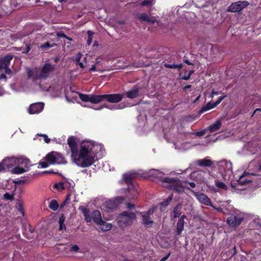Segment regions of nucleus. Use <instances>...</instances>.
I'll return each instance as SVG.
<instances>
[{
	"label": "nucleus",
	"instance_id": "obj_1",
	"mask_svg": "<svg viewBox=\"0 0 261 261\" xmlns=\"http://www.w3.org/2000/svg\"><path fill=\"white\" fill-rule=\"evenodd\" d=\"M75 139L74 137L71 136L67 139L72 160L77 166L82 168L91 166L95 161L96 153L95 148L98 146L92 141H85L81 142L79 150Z\"/></svg>",
	"mask_w": 261,
	"mask_h": 261
},
{
	"label": "nucleus",
	"instance_id": "obj_2",
	"mask_svg": "<svg viewBox=\"0 0 261 261\" xmlns=\"http://www.w3.org/2000/svg\"><path fill=\"white\" fill-rule=\"evenodd\" d=\"M162 185L170 190L181 193L185 191V187L181 181L177 178L164 177L161 179Z\"/></svg>",
	"mask_w": 261,
	"mask_h": 261
},
{
	"label": "nucleus",
	"instance_id": "obj_3",
	"mask_svg": "<svg viewBox=\"0 0 261 261\" xmlns=\"http://www.w3.org/2000/svg\"><path fill=\"white\" fill-rule=\"evenodd\" d=\"M136 219L135 213L123 211L117 217L116 220L120 227L124 228L127 226L130 225Z\"/></svg>",
	"mask_w": 261,
	"mask_h": 261
},
{
	"label": "nucleus",
	"instance_id": "obj_4",
	"mask_svg": "<svg viewBox=\"0 0 261 261\" xmlns=\"http://www.w3.org/2000/svg\"><path fill=\"white\" fill-rule=\"evenodd\" d=\"M45 160L47 163L51 165L65 164L66 163L65 161L64 158L61 153L55 151L48 153L46 155Z\"/></svg>",
	"mask_w": 261,
	"mask_h": 261
},
{
	"label": "nucleus",
	"instance_id": "obj_5",
	"mask_svg": "<svg viewBox=\"0 0 261 261\" xmlns=\"http://www.w3.org/2000/svg\"><path fill=\"white\" fill-rule=\"evenodd\" d=\"M54 70V66L50 64H45L42 67L40 72L35 75L34 80L45 79Z\"/></svg>",
	"mask_w": 261,
	"mask_h": 261
},
{
	"label": "nucleus",
	"instance_id": "obj_6",
	"mask_svg": "<svg viewBox=\"0 0 261 261\" xmlns=\"http://www.w3.org/2000/svg\"><path fill=\"white\" fill-rule=\"evenodd\" d=\"M249 5L247 1H238L232 3L227 8V11L239 12Z\"/></svg>",
	"mask_w": 261,
	"mask_h": 261
},
{
	"label": "nucleus",
	"instance_id": "obj_7",
	"mask_svg": "<svg viewBox=\"0 0 261 261\" xmlns=\"http://www.w3.org/2000/svg\"><path fill=\"white\" fill-rule=\"evenodd\" d=\"M191 192L200 203L215 208L211 199L207 195L202 193L194 192L193 190H191Z\"/></svg>",
	"mask_w": 261,
	"mask_h": 261
},
{
	"label": "nucleus",
	"instance_id": "obj_8",
	"mask_svg": "<svg viewBox=\"0 0 261 261\" xmlns=\"http://www.w3.org/2000/svg\"><path fill=\"white\" fill-rule=\"evenodd\" d=\"M244 217L241 215H231L227 219V224L232 227H238L243 222Z\"/></svg>",
	"mask_w": 261,
	"mask_h": 261
},
{
	"label": "nucleus",
	"instance_id": "obj_9",
	"mask_svg": "<svg viewBox=\"0 0 261 261\" xmlns=\"http://www.w3.org/2000/svg\"><path fill=\"white\" fill-rule=\"evenodd\" d=\"M13 57L12 55H8L5 57L0 59V69H4L5 73L7 74L11 73V70L9 68V66Z\"/></svg>",
	"mask_w": 261,
	"mask_h": 261
},
{
	"label": "nucleus",
	"instance_id": "obj_10",
	"mask_svg": "<svg viewBox=\"0 0 261 261\" xmlns=\"http://www.w3.org/2000/svg\"><path fill=\"white\" fill-rule=\"evenodd\" d=\"M16 164V158L6 157L0 163V171L5 170L6 168L9 169Z\"/></svg>",
	"mask_w": 261,
	"mask_h": 261
},
{
	"label": "nucleus",
	"instance_id": "obj_11",
	"mask_svg": "<svg viewBox=\"0 0 261 261\" xmlns=\"http://www.w3.org/2000/svg\"><path fill=\"white\" fill-rule=\"evenodd\" d=\"M44 104L43 102H37L31 104L29 109V113L31 114H38L41 112L44 108Z\"/></svg>",
	"mask_w": 261,
	"mask_h": 261
},
{
	"label": "nucleus",
	"instance_id": "obj_12",
	"mask_svg": "<svg viewBox=\"0 0 261 261\" xmlns=\"http://www.w3.org/2000/svg\"><path fill=\"white\" fill-rule=\"evenodd\" d=\"M123 95L121 94H104V98L111 103L119 102L122 99Z\"/></svg>",
	"mask_w": 261,
	"mask_h": 261
},
{
	"label": "nucleus",
	"instance_id": "obj_13",
	"mask_svg": "<svg viewBox=\"0 0 261 261\" xmlns=\"http://www.w3.org/2000/svg\"><path fill=\"white\" fill-rule=\"evenodd\" d=\"M16 164H18V166L23 167L27 168L28 169H29L30 167L31 166L30 160L23 157H20L18 158H16Z\"/></svg>",
	"mask_w": 261,
	"mask_h": 261
},
{
	"label": "nucleus",
	"instance_id": "obj_14",
	"mask_svg": "<svg viewBox=\"0 0 261 261\" xmlns=\"http://www.w3.org/2000/svg\"><path fill=\"white\" fill-rule=\"evenodd\" d=\"M142 217V223L146 228L151 227L154 223L151 218L148 215L141 214Z\"/></svg>",
	"mask_w": 261,
	"mask_h": 261
},
{
	"label": "nucleus",
	"instance_id": "obj_15",
	"mask_svg": "<svg viewBox=\"0 0 261 261\" xmlns=\"http://www.w3.org/2000/svg\"><path fill=\"white\" fill-rule=\"evenodd\" d=\"M139 89L137 86L134 87L130 90L126 91L124 94L129 98L134 99L138 97Z\"/></svg>",
	"mask_w": 261,
	"mask_h": 261
},
{
	"label": "nucleus",
	"instance_id": "obj_16",
	"mask_svg": "<svg viewBox=\"0 0 261 261\" xmlns=\"http://www.w3.org/2000/svg\"><path fill=\"white\" fill-rule=\"evenodd\" d=\"M138 18L141 21L153 23L155 21V17H149L146 13L139 14L137 15Z\"/></svg>",
	"mask_w": 261,
	"mask_h": 261
},
{
	"label": "nucleus",
	"instance_id": "obj_17",
	"mask_svg": "<svg viewBox=\"0 0 261 261\" xmlns=\"http://www.w3.org/2000/svg\"><path fill=\"white\" fill-rule=\"evenodd\" d=\"M91 219H92L93 221L97 225L102 221L101 213L100 211L98 210H95L93 211L92 213L91 214Z\"/></svg>",
	"mask_w": 261,
	"mask_h": 261
},
{
	"label": "nucleus",
	"instance_id": "obj_18",
	"mask_svg": "<svg viewBox=\"0 0 261 261\" xmlns=\"http://www.w3.org/2000/svg\"><path fill=\"white\" fill-rule=\"evenodd\" d=\"M196 164L200 167H211L213 164V162L210 159L204 158L197 160Z\"/></svg>",
	"mask_w": 261,
	"mask_h": 261
},
{
	"label": "nucleus",
	"instance_id": "obj_19",
	"mask_svg": "<svg viewBox=\"0 0 261 261\" xmlns=\"http://www.w3.org/2000/svg\"><path fill=\"white\" fill-rule=\"evenodd\" d=\"M81 210L85 217L86 222L89 223L91 221V218L90 216V211L88 208L85 207L84 206H80L79 208Z\"/></svg>",
	"mask_w": 261,
	"mask_h": 261
},
{
	"label": "nucleus",
	"instance_id": "obj_20",
	"mask_svg": "<svg viewBox=\"0 0 261 261\" xmlns=\"http://www.w3.org/2000/svg\"><path fill=\"white\" fill-rule=\"evenodd\" d=\"M136 177V175L135 173H126L123 175V179L126 184L133 186L132 182Z\"/></svg>",
	"mask_w": 261,
	"mask_h": 261
},
{
	"label": "nucleus",
	"instance_id": "obj_21",
	"mask_svg": "<svg viewBox=\"0 0 261 261\" xmlns=\"http://www.w3.org/2000/svg\"><path fill=\"white\" fill-rule=\"evenodd\" d=\"M185 221L182 219H178L176 224V233L177 236H180L184 228Z\"/></svg>",
	"mask_w": 261,
	"mask_h": 261
},
{
	"label": "nucleus",
	"instance_id": "obj_22",
	"mask_svg": "<svg viewBox=\"0 0 261 261\" xmlns=\"http://www.w3.org/2000/svg\"><path fill=\"white\" fill-rule=\"evenodd\" d=\"M90 99L91 103H98L105 99L104 95H91Z\"/></svg>",
	"mask_w": 261,
	"mask_h": 261
},
{
	"label": "nucleus",
	"instance_id": "obj_23",
	"mask_svg": "<svg viewBox=\"0 0 261 261\" xmlns=\"http://www.w3.org/2000/svg\"><path fill=\"white\" fill-rule=\"evenodd\" d=\"M210 133H212V135H207L206 138L208 139H210L213 142H216L217 140L220 139L221 140V138H220V136L219 135L220 133L221 132H220L219 133H215V132H210Z\"/></svg>",
	"mask_w": 261,
	"mask_h": 261
},
{
	"label": "nucleus",
	"instance_id": "obj_24",
	"mask_svg": "<svg viewBox=\"0 0 261 261\" xmlns=\"http://www.w3.org/2000/svg\"><path fill=\"white\" fill-rule=\"evenodd\" d=\"M98 225L100 226L101 229L103 231L110 230L112 227L111 224L108 223L103 220Z\"/></svg>",
	"mask_w": 261,
	"mask_h": 261
},
{
	"label": "nucleus",
	"instance_id": "obj_25",
	"mask_svg": "<svg viewBox=\"0 0 261 261\" xmlns=\"http://www.w3.org/2000/svg\"><path fill=\"white\" fill-rule=\"evenodd\" d=\"M28 170L29 169H28L27 168H24L23 167H20V166H17L12 169V172L14 174H19L23 173L28 171Z\"/></svg>",
	"mask_w": 261,
	"mask_h": 261
},
{
	"label": "nucleus",
	"instance_id": "obj_26",
	"mask_svg": "<svg viewBox=\"0 0 261 261\" xmlns=\"http://www.w3.org/2000/svg\"><path fill=\"white\" fill-rule=\"evenodd\" d=\"M181 204L178 203L176 206L174 208L173 210V214H174V218H176L179 217L181 214Z\"/></svg>",
	"mask_w": 261,
	"mask_h": 261
},
{
	"label": "nucleus",
	"instance_id": "obj_27",
	"mask_svg": "<svg viewBox=\"0 0 261 261\" xmlns=\"http://www.w3.org/2000/svg\"><path fill=\"white\" fill-rule=\"evenodd\" d=\"M221 122L220 120H217L208 127L209 130H216L220 129Z\"/></svg>",
	"mask_w": 261,
	"mask_h": 261
},
{
	"label": "nucleus",
	"instance_id": "obj_28",
	"mask_svg": "<svg viewBox=\"0 0 261 261\" xmlns=\"http://www.w3.org/2000/svg\"><path fill=\"white\" fill-rule=\"evenodd\" d=\"M65 221V217L64 216V214H62L60 217L59 220V230H62L63 229H65V225L64 224V222Z\"/></svg>",
	"mask_w": 261,
	"mask_h": 261
},
{
	"label": "nucleus",
	"instance_id": "obj_29",
	"mask_svg": "<svg viewBox=\"0 0 261 261\" xmlns=\"http://www.w3.org/2000/svg\"><path fill=\"white\" fill-rule=\"evenodd\" d=\"M48 207L50 210L54 211L57 210L59 207V204L58 201L55 199L52 200L50 202Z\"/></svg>",
	"mask_w": 261,
	"mask_h": 261
},
{
	"label": "nucleus",
	"instance_id": "obj_30",
	"mask_svg": "<svg viewBox=\"0 0 261 261\" xmlns=\"http://www.w3.org/2000/svg\"><path fill=\"white\" fill-rule=\"evenodd\" d=\"M215 108L213 107V103H211V102H208L206 105L202 107L201 110L199 111V114H202L204 112H206L211 109Z\"/></svg>",
	"mask_w": 261,
	"mask_h": 261
},
{
	"label": "nucleus",
	"instance_id": "obj_31",
	"mask_svg": "<svg viewBox=\"0 0 261 261\" xmlns=\"http://www.w3.org/2000/svg\"><path fill=\"white\" fill-rule=\"evenodd\" d=\"M215 185L219 189L224 190H227L228 189V187L226 184L222 181H219V180H215Z\"/></svg>",
	"mask_w": 261,
	"mask_h": 261
},
{
	"label": "nucleus",
	"instance_id": "obj_32",
	"mask_svg": "<svg viewBox=\"0 0 261 261\" xmlns=\"http://www.w3.org/2000/svg\"><path fill=\"white\" fill-rule=\"evenodd\" d=\"M251 180L249 179H247L245 178V176L244 175H242L240 176L239 179L238 180V182L240 185H245L247 184L250 183Z\"/></svg>",
	"mask_w": 261,
	"mask_h": 261
},
{
	"label": "nucleus",
	"instance_id": "obj_33",
	"mask_svg": "<svg viewBox=\"0 0 261 261\" xmlns=\"http://www.w3.org/2000/svg\"><path fill=\"white\" fill-rule=\"evenodd\" d=\"M173 198V195H171L169 197H168L166 200L162 201L161 203V206L162 207H167L171 202Z\"/></svg>",
	"mask_w": 261,
	"mask_h": 261
},
{
	"label": "nucleus",
	"instance_id": "obj_34",
	"mask_svg": "<svg viewBox=\"0 0 261 261\" xmlns=\"http://www.w3.org/2000/svg\"><path fill=\"white\" fill-rule=\"evenodd\" d=\"M80 98L83 101H90V96L91 95H86L84 94L79 93V94Z\"/></svg>",
	"mask_w": 261,
	"mask_h": 261
},
{
	"label": "nucleus",
	"instance_id": "obj_35",
	"mask_svg": "<svg viewBox=\"0 0 261 261\" xmlns=\"http://www.w3.org/2000/svg\"><path fill=\"white\" fill-rule=\"evenodd\" d=\"M132 188L130 189V190L128 191V192L132 194H133L132 198L135 199L137 198V195H138V193L136 188H135L133 186H132Z\"/></svg>",
	"mask_w": 261,
	"mask_h": 261
},
{
	"label": "nucleus",
	"instance_id": "obj_36",
	"mask_svg": "<svg viewBox=\"0 0 261 261\" xmlns=\"http://www.w3.org/2000/svg\"><path fill=\"white\" fill-rule=\"evenodd\" d=\"M57 36L58 38H65L69 41H72V39L71 38L67 36L62 31L59 32L57 33Z\"/></svg>",
	"mask_w": 261,
	"mask_h": 261
},
{
	"label": "nucleus",
	"instance_id": "obj_37",
	"mask_svg": "<svg viewBox=\"0 0 261 261\" xmlns=\"http://www.w3.org/2000/svg\"><path fill=\"white\" fill-rule=\"evenodd\" d=\"M82 54L80 53H79L77 55L76 58V61L79 63V65L80 66L83 68L85 67V66L84 65V64L82 62H80L81 58L82 57Z\"/></svg>",
	"mask_w": 261,
	"mask_h": 261
},
{
	"label": "nucleus",
	"instance_id": "obj_38",
	"mask_svg": "<svg viewBox=\"0 0 261 261\" xmlns=\"http://www.w3.org/2000/svg\"><path fill=\"white\" fill-rule=\"evenodd\" d=\"M87 34L88 36V38L87 40V43L88 45H90L91 44L92 41V35L93 34V33L91 31H88Z\"/></svg>",
	"mask_w": 261,
	"mask_h": 261
},
{
	"label": "nucleus",
	"instance_id": "obj_39",
	"mask_svg": "<svg viewBox=\"0 0 261 261\" xmlns=\"http://www.w3.org/2000/svg\"><path fill=\"white\" fill-rule=\"evenodd\" d=\"M4 197L6 200H13L14 199V195L8 192H6L4 195Z\"/></svg>",
	"mask_w": 261,
	"mask_h": 261
},
{
	"label": "nucleus",
	"instance_id": "obj_40",
	"mask_svg": "<svg viewBox=\"0 0 261 261\" xmlns=\"http://www.w3.org/2000/svg\"><path fill=\"white\" fill-rule=\"evenodd\" d=\"M54 188L58 190H64L65 189L64 184L63 182H59L54 185Z\"/></svg>",
	"mask_w": 261,
	"mask_h": 261
},
{
	"label": "nucleus",
	"instance_id": "obj_41",
	"mask_svg": "<svg viewBox=\"0 0 261 261\" xmlns=\"http://www.w3.org/2000/svg\"><path fill=\"white\" fill-rule=\"evenodd\" d=\"M153 3V0H145L142 2L141 4L143 6H151Z\"/></svg>",
	"mask_w": 261,
	"mask_h": 261
},
{
	"label": "nucleus",
	"instance_id": "obj_42",
	"mask_svg": "<svg viewBox=\"0 0 261 261\" xmlns=\"http://www.w3.org/2000/svg\"><path fill=\"white\" fill-rule=\"evenodd\" d=\"M52 46L53 45H51L49 42H46L45 43L42 44L40 46V47L45 50Z\"/></svg>",
	"mask_w": 261,
	"mask_h": 261
},
{
	"label": "nucleus",
	"instance_id": "obj_43",
	"mask_svg": "<svg viewBox=\"0 0 261 261\" xmlns=\"http://www.w3.org/2000/svg\"><path fill=\"white\" fill-rule=\"evenodd\" d=\"M225 97V96H222L219 98V99L213 103V107H216L217 105H218Z\"/></svg>",
	"mask_w": 261,
	"mask_h": 261
},
{
	"label": "nucleus",
	"instance_id": "obj_44",
	"mask_svg": "<svg viewBox=\"0 0 261 261\" xmlns=\"http://www.w3.org/2000/svg\"><path fill=\"white\" fill-rule=\"evenodd\" d=\"M124 198L122 197V196H120V197H117L116 199H115V201L118 204H120L121 203H122L123 201H124Z\"/></svg>",
	"mask_w": 261,
	"mask_h": 261
},
{
	"label": "nucleus",
	"instance_id": "obj_45",
	"mask_svg": "<svg viewBox=\"0 0 261 261\" xmlns=\"http://www.w3.org/2000/svg\"><path fill=\"white\" fill-rule=\"evenodd\" d=\"M206 132H196L195 133H192V135H195L198 137H201L206 134Z\"/></svg>",
	"mask_w": 261,
	"mask_h": 261
},
{
	"label": "nucleus",
	"instance_id": "obj_46",
	"mask_svg": "<svg viewBox=\"0 0 261 261\" xmlns=\"http://www.w3.org/2000/svg\"><path fill=\"white\" fill-rule=\"evenodd\" d=\"M18 210L20 213H22V215L24 216V210H23V206L21 203H19V204L18 205Z\"/></svg>",
	"mask_w": 261,
	"mask_h": 261
},
{
	"label": "nucleus",
	"instance_id": "obj_47",
	"mask_svg": "<svg viewBox=\"0 0 261 261\" xmlns=\"http://www.w3.org/2000/svg\"><path fill=\"white\" fill-rule=\"evenodd\" d=\"M48 163H47L46 161L45 162H39V165L41 166L42 168H45L48 166Z\"/></svg>",
	"mask_w": 261,
	"mask_h": 261
},
{
	"label": "nucleus",
	"instance_id": "obj_48",
	"mask_svg": "<svg viewBox=\"0 0 261 261\" xmlns=\"http://www.w3.org/2000/svg\"><path fill=\"white\" fill-rule=\"evenodd\" d=\"M70 250L76 252L79 250V247L76 245H74L71 247Z\"/></svg>",
	"mask_w": 261,
	"mask_h": 261
},
{
	"label": "nucleus",
	"instance_id": "obj_49",
	"mask_svg": "<svg viewBox=\"0 0 261 261\" xmlns=\"http://www.w3.org/2000/svg\"><path fill=\"white\" fill-rule=\"evenodd\" d=\"M164 65L165 67H166L167 68H176V64H169L167 63H165Z\"/></svg>",
	"mask_w": 261,
	"mask_h": 261
},
{
	"label": "nucleus",
	"instance_id": "obj_50",
	"mask_svg": "<svg viewBox=\"0 0 261 261\" xmlns=\"http://www.w3.org/2000/svg\"><path fill=\"white\" fill-rule=\"evenodd\" d=\"M126 207L129 210H132L135 208V205L133 203L128 202L126 203Z\"/></svg>",
	"mask_w": 261,
	"mask_h": 261
},
{
	"label": "nucleus",
	"instance_id": "obj_51",
	"mask_svg": "<svg viewBox=\"0 0 261 261\" xmlns=\"http://www.w3.org/2000/svg\"><path fill=\"white\" fill-rule=\"evenodd\" d=\"M44 173H48V174L53 173V174H55L61 175V173H59L58 172H54L53 170H50L48 171H44Z\"/></svg>",
	"mask_w": 261,
	"mask_h": 261
},
{
	"label": "nucleus",
	"instance_id": "obj_52",
	"mask_svg": "<svg viewBox=\"0 0 261 261\" xmlns=\"http://www.w3.org/2000/svg\"><path fill=\"white\" fill-rule=\"evenodd\" d=\"M41 136L44 137V140L46 143H49L50 142V139L48 138V137L46 135H41Z\"/></svg>",
	"mask_w": 261,
	"mask_h": 261
},
{
	"label": "nucleus",
	"instance_id": "obj_53",
	"mask_svg": "<svg viewBox=\"0 0 261 261\" xmlns=\"http://www.w3.org/2000/svg\"><path fill=\"white\" fill-rule=\"evenodd\" d=\"M171 253H168L165 256L163 257L160 261H166L170 256Z\"/></svg>",
	"mask_w": 261,
	"mask_h": 261
},
{
	"label": "nucleus",
	"instance_id": "obj_54",
	"mask_svg": "<svg viewBox=\"0 0 261 261\" xmlns=\"http://www.w3.org/2000/svg\"><path fill=\"white\" fill-rule=\"evenodd\" d=\"M191 76L189 74L185 75L182 77H181V79L184 80H188L190 79Z\"/></svg>",
	"mask_w": 261,
	"mask_h": 261
},
{
	"label": "nucleus",
	"instance_id": "obj_55",
	"mask_svg": "<svg viewBox=\"0 0 261 261\" xmlns=\"http://www.w3.org/2000/svg\"><path fill=\"white\" fill-rule=\"evenodd\" d=\"M30 49H31L30 46L29 45H28L27 46V47H26L25 50L23 51H22V53H23V54H27V53H28V52L30 50Z\"/></svg>",
	"mask_w": 261,
	"mask_h": 261
},
{
	"label": "nucleus",
	"instance_id": "obj_56",
	"mask_svg": "<svg viewBox=\"0 0 261 261\" xmlns=\"http://www.w3.org/2000/svg\"><path fill=\"white\" fill-rule=\"evenodd\" d=\"M239 257L240 259V261H246V257L243 255H239Z\"/></svg>",
	"mask_w": 261,
	"mask_h": 261
},
{
	"label": "nucleus",
	"instance_id": "obj_57",
	"mask_svg": "<svg viewBox=\"0 0 261 261\" xmlns=\"http://www.w3.org/2000/svg\"><path fill=\"white\" fill-rule=\"evenodd\" d=\"M153 213V212H152L151 211V210H149L147 212H146L145 213H143V212H141V214H143V215H148V216H150V215Z\"/></svg>",
	"mask_w": 261,
	"mask_h": 261
},
{
	"label": "nucleus",
	"instance_id": "obj_58",
	"mask_svg": "<svg viewBox=\"0 0 261 261\" xmlns=\"http://www.w3.org/2000/svg\"><path fill=\"white\" fill-rule=\"evenodd\" d=\"M189 185L192 188H195L196 187V184L193 182H187Z\"/></svg>",
	"mask_w": 261,
	"mask_h": 261
},
{
	"label": "nucleus",
	"instance_id": "obj_59",
	"mask_svg": "<svg viewBox=\"0 0 261 261\" xmlns=\"http://www.w3.org/2000/svg\"><path fill=\"white\" fill-rule=\"evenodd\" d=\"M232 251H233L232 255L233 256L235 255L237 253L236 246H234V247L233 248Z\"/></svg>",
	"mask_w": 261,
	"mask_h": 261
},
{
	"label": "nucleus",
	"instance_id": "obj_60",
	"mask_svg": "<svg viewBox=\"0 0 261 261\" xmlns=\"http://www.w3.org/2000/svg\"><path fill=\"white\" fill-rule=\"evenodd\" d=\"M184 62L188 64V65H193V64L192 63H191V62L189 61V60H187V59H184Z\"/></svg>",
	"mask_w": 261,
	"mask_h": 261
},
{
	"label": "nucleus",
	"instance_id": "obj_61",
	"mask_svg": "<svg viewBox=\"0 0 261 261\" xmlns=\"http://www.w3.org/2000/svg\"><path fill=\"white\" fill-rule=\"evenodd\" d=\"M219 94V92H216V91H215L214 90L212 91V94H211V97H213V95H218Z\"/></svg>",
	"mask_w": 261,
	"mask_h": 261
},
{
	"label": "nucleus",
	"instance_id": "obj_62",
	"mask_svg": "<svg viewBox=\"0 0 261 261\" xmlns=\"http://www.w3.org/2000/svg\"><path fill=\"white\" fill-rule=\"evenodd\" d=\"M95 70H96V65L94 64L90 69V71H95Z\"/></svg>",
	"mask_w": 261,
	"mask_h": 261
},
{
	"label": "nucleus",
	"instance_id": "obj_63",
	"mask_svg": "<svg viewBox=\"0 0 261 261\" xmlns=\"http://www.w3.org/2000/svg\"><path fill=\"white\" fill-rule=\"evenodd\" d=\"M176 68H178L179 69H180L181 68H182V65L181 64H176Z\"/></svg>",
	"mask_w": 261,
	"mask_h": 261
},
{
	"label": "nucleus",
	"instance_id": "obj_64",
	"mask_svg": "<svg viewBox=\"0 0 261 261\" xmlns=\"http://www.w3.org/2000/svg\"><path fill=\"white\" fill-rule=\"evenodd\" d=\"M6 79V76L5 74H1V76H0V80H2V79Z\"/></svg>",
	"mask_w": 261,
	"mask_h": 261
}]
</instances>
